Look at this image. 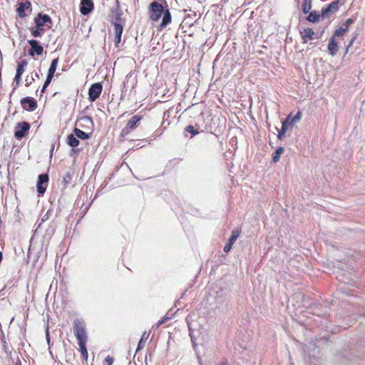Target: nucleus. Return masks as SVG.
<instances>
[{"mask_svg": "<svg viewBox=\"0 0 365 365\" xmlns=\"http://www.w3.org/2000/svg\"><path fill=\"white\" fill-rule=\"evenodd\" d=\"M148 13L149 19L153 22L158 21L163 15L160 25V29L166 27L171 22L172 16L168 9L165 8L162 4L156 1L150 4Z\"/></svg>", "mask_w": 365, "mask_h": 365, "instance_id": "nucleus-1", "label": "nucleus"}, {"mask_svg": "<svg viewBox=\"0 0 365 365\" xmlns=\"http://www.w3.org/2000/svg\"><path fill=\"white\" fill-rule=\"evenodd\" d=\"M73 332L77 338L78 344H86L88 337L83 323L79 320H75L73 324Z\"/></svg>", "mask_w": 365, "mask_h": 365, "instance_id": "nucleus-2", "label": "nucleus"}, {"mask_svg": "<svg viewBox=\"0 0 365 365\" xmlns=\"http://www.w3.org/2000/svg\"><path fill=\"white\" fill-rule=\"evenodd\" d=\"M36 28L50 29L52 24L51 18L47 14H38L34 19Z\"/></svg>", "mask_w": 365, "mask_h": 365, "instance_id": "nucleus-3", "label": "nucleus"}, {"mask_svg": "<svg viewBox=\"0 0 365 365\" xmlns=\"http://www.w3.org/2000/svg\"><path fill=\"white\" fill-rule=\"evenodd\" d=\"M14 137L21 140L26 136L30 129V124L26 121L17 123L15 125Z\"/></svg>", "mask_w": 365, "mask_h": 365, "instance_id": "nucleus-4", "label": "nucleus"}, {"mask_svg": "<svg viewBox=\"0 0 365 365\" xmlns=\"http://www.w3.org/2000/svg\"><path fill=\"white\" fill-rule=\"evenodd\" d=\"M142 117L139 115H133L127 123L125 127L122 130L120 136L125 137L127 135L131 130L135 129L139 122L140 121Z\"/></svg>", "mask_w": 365, "mask_h": 365, "instance_id": "nucleus-5", "label": "nucleus"}, {"mask_svg": "<svg viewBox=\"0 0 365 365\" xmlns=\"http://www.w3.org/2000/svg\"><path fill=\"white\" fill-rule=\"evenodd\" d=\"M48 175L46 173L41 174L38 175L36 184L38 195H43L45 193L48 187Z\"/></svg>", "mask_w": 365, "mask_h": 365, "instance_id": "nucleus-6", "label": "nucleus"}, {"mask_svg": "<svg viewBox=\"0 0 365 365\" xmlns=\"http://www.w3.org/2000/svg\"><path fill=\"white\" fill-rule=\"evenodd\" d=\"M339 0L334 1L328 4L326 7H323L321 12L322 19L329 18L331 14H334L339 10Z\"/></svg>", "mask_w": 365, "mask_h": 365, "instance_id": "nucleus-7", "label": "nucleus"}, {"mask_svg": "<svg viewBox=\"0 0 365 365\" xmlns=\"http://www.w3.org/2000/svg\"><path fill=\"white\" fill-rule=\"evenodd\" d=\"M103 90L101 83H96L91 85L88 90V99L90 101H95L100 96Z\"/></svg>", "mask_w": 365, "mask_h": 365, "instance_id": "nucleus-8", "label": "nucleus"}, {"mask_svg": "<svg viewBox=\"0 0 365 365\" xmlns=\"http://www.w3.org/2000/svg\"><path fill=\"white\" fill-rule=\"evenodd\" d=\"M16 11L20 18H24L28 15L26 11L29 13L31 12V4L30 1L26 0L23 1H20L19 3L18 8L16 9Z\"/></svg>", "mask_w": 365, "mask_h": 365, "instance_id": "nucleus-9", "label": "nucleus"}, {"mask_svg": "<svg viewBox=\"0 0 365 365\" xmlns=\"http://www.w3.org/2000/svg\"><path fill=\"white\" fill-rule=\"evenodd\" d=\"M28 43L31 46L29 50V54L34 56L35 54L40 56L43 51V48L38 43V41L35 39L29 40Z\"/></svg>", "mask_w": 365, "mask_h": 365, "instance_id": "nucleus-10", "label": "nucleus"}, {"mask_svg": "<svg viewBox=\"0 0 365 365\" xmlns=\"http://www.w3.org/2000/svg\"><path fill=\"white\" fill-rule=\"evenodd\" d=\"M21 104L23 108L28 111H34L37 108L36 101L31 97L23 98L21 100Z\"/></svg>", "mask_w": 365, "mask_h": 365, "instance_id": "nucleus-11", "label": "nucleus"}, {"mask_svg": "<svg viewBox=\"0 0 365 365\" xmlns=\"http://www.w3.org/2000/svg\"><path fill=\"white\" fill-rule=\"evenodd\" d=\"M94 8L93 2L91 0H81L80 4V11L83 15H88Z\"/></svg>", "mask_w": 365, "mask_h": 365, "instance_id": "nucleus-12", "label": "nucleus"}, {"mask_svg": "<svg viewBox=\"0 0 365 365\" xmlns=\"http://www.w3.org/2000/svg\"><path fill=\"white\" fill-rule=\"evenodd\" d=\"M301 37L303 40V43H307L308 40H312L314 38H318L319 37L316 36L315 32L313 29L307 28L302 30L300 31Z\"/></svg>", "mask_w": 365, "mask_h": 365, "instance_id": "nucleus-13", "label": "nucleus"}, {"mask_svg": "<svg viewBox=\"0 0 365 365\" xmlns=\"http://www.w3.org/2000/svg\"><path fill=\"white\" fill-rule=\"evenodd\" d=\"M339 51V46L336 42L334 36H331L329 41L328 51L330 55L334 56Z\"/></svg>", "mask_w": 365, "mask_h": 365, "instance_id": "nucleus-14", "label": "nucleus"}, {"mask_svg": "<svg viewBox=\"0 0 365 365\" xmlns=\"http://www.w3.org/2000/svg\"><path fill=\"white\" fill-rule=\"evenodd\" d=\"M290 119V115H288L287 119L282 122L281 129L279 130L277 138L279 140H283L284 138V134L287 130L288 121Z\"/></svg>", "mask_w": 365, "mask_h": 365, "instance_id": "nucleus-15", "label": "nucleus"}, {"mask_svg": "<svg viewBox=\"0 0 365 365\" xmlns=\"http://www.w3.org/2000/svg\"><path fill=\"white\" fill-rule=\"evenodd\" d=\"M68 145L72 148L77 147L79 145V140L74 134H69L66 140Z\"/></svg>", "mask_w": 365, "mask_h": 365, "instance_id": "nucleus-16", "label": "nucleus"}, {"mask_svg": "<svg viewBox=\"0 0 365 365\" xmlns=\"http://www.w3.org/2000/svg\"><path fill=\"white\" fill-rule=\"evenodd\" d=\"M73 133H74V135L80 138V139H82V140H86V139H88L90 138L89 136V134L78 129V128H74L73 130Z\"/></svg>", "mask_w": 365, "mask_h": 365, "instance_id": "nucleus-17", "label": "nucleus"}, {"mask_svg": "<svg viewBox=\"0 0 365 365\" xmlns=\"http://www.w3.org/2000/svg\"><path fill=\"white\" fill-rule=\"evenodd\" d=\"M320 18V14L317 11H314L309 13L307 17V20L309 22L316 23L318 22Z\"/></svg>", "mask_w": 365, "mask_h": 365, "instance_id": "nucleus-18", "label": "nucleus"}, {"mask_svg": "<svg viewBox=\"0 0 365 365\" xmlns=\"http://www.w3.org/2000/svg\"><path fill=\"white\" fill-rule=\"evenodd\" d=\"M121 12H116L115 16L111 20V24L115 25V24H120L121 25H125V21L121 18Z\"/></svg>", "mask_w": 365, "mask_h": 365, "instance_id": "nucleus-19", "label": "nucleus"}, {"mask_svg": "<svg viewBox=\"0 0 365 365\" xmlns=\"http://www.w3.org/2000/svg\"><path fill=\"white\" fill-rule=\"evenodd\" d=\"M58 63V58H56L52 60L50 67L48 71V73L52 76H54V73L56 71L57 65Z\"/></svg>", "mask_w": 365, "mask_h": 365, "instance_id": "nucleus-20", "label": "nucleus"}, {"mask_svg": "<svg viewBox=\"0 0 365 365\" xmlns=\"http://www.w3.org/2000/svg\"><path fill=\"white\" fill-rule=\"evenodd\" d=\"M240 230H234L232 231L231 236L229 237L227 242L230 243L233 245V244L236 242L237 239L240 236Z\"/></svg>", "mask_w": 365, "mask_h": 365, "instance_id": "nucleus-21", "label": "nucleus"}, {"mask_svg": "<svg viewBox=\"0 0 365 365\" xmlns=\"http://www.w3.org/2000/svg\"><path fill=\"white\" fill-rule=\"evenodd\" d=\"M302 114L301 111H298L297 114L293 117L290 115V119L288 121V125H290L292 126L295 125L302 118Z\"/></svg>", "mask_w": 365, "mask_h": 365, "instance_id": "nucleus-22", "label": "nucleus"}, {"mask_svg": "<svg viewBox=\"0 0 365 365\" xmlns=\"http://www.w3.org/2000/svg\"><path fill=\"white\" fill-rule=\"evenodd\" d=\"M284 148L283 147H279L274 152L272 160L274 163H277L279 160L280 155L284 153Z\"/></svg>", "mask_w": 365, "mask_h": 365, "instance_id": "nucleus-23", "label": "nucleus"}, {"mask_svg": "<svg viewBox=\"0 0 365 365\" xmlns=\"http://www.w3.org/2000/svg\"><path fill=\"white\" fill-rule=\"evenodd\" d=\"M312 9V0H304L302 5V11L307 14Z\"/></svg>", "mask_w": 365, "mask_h": 365, "instance_id": "nucleus-24", "label": "nucleus"}, {"mask_svg": "<svg viewBox=\"0 0 365 365\" xmlns=\"http://www.w3.org/2000/svg\"><path fill=\"white\" fill-rule=\"evenodd\" d=\"M86 344H78V346L80 348V351L81 353L82 358L86 361L88 360V355Z\"/></svg>", "mask_w": 365, "mask_h": 365, "instance_id": "nucleus-25", "label": "nucleus"}, {"mask_svg": "<svg viewBox=\"0 0 365 365\" xmlns=\"http://www.w3.org/2000/svg\"><path fill=\"white\" fill-rule=\"evenodd\" d=\"M124 26L125 25H121L120 24H115V25H113L114 36H122Z\"/></svg>", "mask_w": 365, "mask_h": 365, "instance_id": "nucleus-26", "label": "nucleus"}, {"mask_svg": "<svg viewBox=\"0 0 365 365\" xmlns=\"http://www.w3.org/2000/svg\"><path fill=\"white\" fill-rule=\"evenodd\" d=\"M148 339V335H146V332H144L143 334L141 336V339H140L138 346L136 349V352L140 350L145 345V341Z\"/></svg>", "mask_w": 365, "mask_h": 365, "instance_id": "nucleus-27", "label": "nucleus"}, {"mask_svg": "<svg viewBox=\"0 0 365 365\" xmlns=\"http://www.w3.org/2000/svg\"><path fill=\"white\" fill-rule=\"evenodd\" d=\"M46 29H41V28H36V29H31V32L33 36L34 37H40L43 35Z\"/></svg>", "mask_w": 365, "mask_h": 365, "instance_id": "nucleus-28", "label": "nucleus"}, {"mask_svg": "<svg viewBox=\"0 0 365 365\" xmlns=\"http://www.w3.org/2000/svg\"><path fill=\"white\" fill-rule=\"evenodd\" d=\"M35 78H39V75L36 72L34 74V76L32 75L30 78H29V77H27L26 78V80H25V81H26L25 86L26 87H29V86H31L35 81Z\"/></svg>", "mask_w": 365, "mask_h": 365, "instance_id": "nucleus-29", "label": "nucleus"}, {"mask_svg": "<svg viewBox=\"0 0 365 365\" xmlns=\"http://www.w3.org/2000/svg\"><path fill=\"white\" fill-rule=\"evenodd\" d=\"M184 130L185 132L190 133L192 136H195L199 133V131L191 125L186 126Z\"/></svg>", "mask_w": 365, "mask_h": 365, "instance_id": "nucleus-30", "label": "nucleus"}, {"mask_svg": "<svg viewBox=\"0 0 365 365\" xmlns=\"http://www.w3.org/2000/svg\"><path fill=\"white\" fill-rule=\"evenodd\" d=\"M72 179V175L70 172H67L63 178V183L64 187H66L70 183Z\"/></svg>", "mask_w": 365, "mask_h": 365, "instance_id": "nucleus-31", "label": "nucleus"}, {"mask_svg": "<svg viewBox=\"0 0 365 365\" xmlns=\"http://www.w3.org/2000/svg\"><path fill=\"white\" fill-rule=\"evenodd\" d=\"M346 32H347L346 29H344V28L340 27V28L337 29L334 31V36H334V38H335L336 36H343V35H344V34H345Z\"/></svg>", "mask_w": 365, "mask_h": 365, "instance_id": "nucleus-32", "label": "nucleus"}, {"mask_svg": "<svg viewBox=\"0 0 365 365\" xmlns=\"http://www.w3.org/2000/svg\"><path fill=\"white\" fill-rule=\"evenodd\" d=\"M21 81V76L16 74L14 79V83H15V86L14 87L13 91H14L16 89V88L19 86Z\"/></svg>", "mask_w": 365, "mask_h": 365, "instance_id": "nucleus-33", "label": "nucleus"}, {"mask_svg": "<svg viewBox=\"0 0 365 365\" xmlns=\"http://www.w3.org/2000/svg\"><path fill=\"white\" fill-rule=\"evenodd\" d=\"M354 23V20L351 19V18H349L348 19L345 24H344V29H346V31H348L349 30V27L350 26L351 24H352Z\"/></svg>", "mask_w": 365, "mask_h": 365, "instance_id": "nucleus-34", "label": "nucleus"}, {"mask_svg": "<svg viewBox=\"0 0 365 365\" xmlns=\"http://www.w3.org/2000/svg\"><path fill=\"white\" fill-rule=\"evenodd\" d=\"M24 71H25V68H23L22 66H20L17 65V68H16V74L22 76V74H23V73L24 72Z\"/></svg>", "mask_w": 365, "mask_h": 365, "instance_id": "nucleus-35", "label": "nucleus"}, {"mask_svg": "<svg viewBox=\"0 0 365 365\" xmlns=\"http://www.w3.org/2000/svg\"><path fill=\"white\" fill-rule=\"evenodd\" d=\"M232 247V245H231L230 243L227 242L225 246L224 247L225 252L228 253L231 250Z\"/></svg>", "mask_w": 365, "mask_h": 365, "instance_id": "nucleus-36", "label": "nucleus"}, {"mask_svg": "<svg viewBox=\"0 0 365 365\" xmlns=\"http://www.w3.org/2000/svg\"><path fill=\"white\" fill-rule=\"evenodd\" d=\"M121 41V36H115V45L116 47H119V44Z\"/></svg>", "mask_w": 365, "mask_h": 365, "instance_id": "nucleus-37", "label": "nucleus"}, {"mask_svg": "<svg viewBox=\"0 0 365 365\" xmlns=\"http://www.w3.org/2000/svg\"><path fill=\"white\" fill-rule=\"evenodd\" d=\"M53 78V76L50 75V74L48 73L46 79V81L44 82V83H46V85L49 86V84L51 83Z\"/></svg>", "mask_w": 365, "mask_h": 365, "instance_id": "nucleus-38", "label": "nucleus"}, {"mask_svg": "<svg viewBox=\"0 0 365 365\" xmlns=\"http://www.w3.org/2000/svg\"><path fill=\"white\" fill-rule=\"evenodd\" d=\"M356 35H355L354 37L351 38V39L350 40L349 44L346 46V52H348L349 48L352 46V44L354 42V41L356 40Z\"/></svg>", "mask_w": 365, "mask_h": 365, "instance_id": "nucleus-39", "label": "nucleus"}, {"mask_svg": "<svg viewBox=\"0 0 365 365\" xmlns=\"http://www.w3.org/2000/svg\"><path fill=\"white\" fill-rule=\"evenodd\" d=\"M18 65L25 68V67L28 65V61L26 59L22 60L21 62L18 63Z\"/></svg>", "mask_w": 365, "mask_h": 365, "instance_id": "nucleus-40", "label": "nucleus"}, {"mask_svg": "<svg viewBox=\"0 0 365 365\" xmlns=\"http://www.w3.org/2000/svg\"><path fill=\"white\" fill-rule=\"evenodd\" d=\"M105 361L108 363V365H112L113 363V359L112 357H110V356H108L105 359Z\"/></svg>", "mask_w": 365, "mask_h": 365, "instance_id": "nucleus-41", "label": "nucleus"}, {"mask_svg": "<svg viewBox=\"0 0 365 365\" xmlns=\"http://www.w3.org/2000/svg\"><path fill=\"white\" fill-rule=\"evenodd\" d=\"M48 86V85H46V83H44L41 90V92L44 93Z\"/></svg>", "mask_w": 365, "mask_h": 365, "instance_id": "nucleus-42", "label": "nucleus"}, {"mask_svg": "<svg viewBox=\"0 0 365 365\" xmlns=\"http://www.w3.org/2000/svg\"><path fill=\"white\" fill-rule=\"evenodd\" d=\"M83 119L85 120H88L89 122L92 123V118L88 116H84Z\"/></svg>", "mask_w": 365, "mask_h": 365, "instance_id": "nucleus-43", "label": "nucleus"}, {"mask_svg": "<svg viewBox=\"0 0 365 365\" xmlns=\"http://www.w3.org/2000/svg\"><path fill=\"white\" fill-rule=\"evenodd\" d=\"M217 365H228V364L227 361H225L217 364Z\"/></svg>", "mask_w": 365, "mask_h": 365, "instance_id": "nucleus-44", "label": "nucleus"}, {"mask_svg": "<svg viewBox=\"0 0 365 365\" xmlns=\"http://www.w3.org/2000/svg\"><path fill=\"white\" fill-rule=\"evenodd\" d=\"M46 338H47L48 341L49 342V332H48V330L46 331Z\"/></svg>", "mask_w": 365, "mask_h": 365, "instance_id": "nucleus-45", "label": "nucleus"}, {"mask_svg": "<svg viewBox=\"0 0 365 365\" xmlns=\"http://www.w3.org/2000/svg\"><path fill=\"white\" fill-rule=\"evenodd\" d=\"M2 257H3L2 252L0 251V262L2 260Z\"/></svg>", "mask_w": 365, "mask_h": 365, "instance_id": "nucleus-46", "label": "nucleus"}, {"mask_svg": "<svg viewBox=\"0 0 365 365\" xmlns=\"http://www.w3.org/2000/svg\"><path fill=\"white\" fill-rule=\"evenodd\" d=\"M163 323V320H162V321H159V322H158V326H159V325H160V324H162Z\"/></svg>", "mask_w": 365, "mask_h": 365, "instance_id": "nucleus-47", "label": "nucleus"}, {"mask_svg": "<svg viewBox=\"0 0 365 365\" xmlns=\"http://www.w3.org/2000/svg\"><path fill=\"white\" fill-rule=\"evenodd\" d=\"M163 1L164 2V4H165L166 7L168 6L167 5V2L165 1V0H163Z\"/></svg>", "mask_w": 365, "mask_h": 365, "instance_id": "nucleus-48", "label": "nucleus"}, {"mask_svg": "<svg viewBox=\"0 0 365 365\" xmlns=\"http://www.w3.org/2000/svg\"><path fill=\"white\" fill-rule=\"evenodd\" d=\"M128 78H129V76H126V79H127V81H128Z\"/></svg>", "mask_w": 365, "mask_h": 365, "instance_id": "nucleus-49", "label": "nucleus"}, {"mask_svg": "<svg viewBox=\"0 0 365 365\" xmlns=\"http://www.w3.org/2000/svg\"><path fill=\"white\" fill-rule=\"evenodd\" d=\"M43 217L44 219L48 220V217H46V215Z\"/></svg>", "mask_w": 365, "mask_h": 365, "instance_id": "nucleus-50", "label": "nucleus"}, {"mask_svg": "<svg viewBox=\"0 0 365 365\" xmlns=\"http://www.w3.org/2000/svg\"><path fill=\"white\" fill-rule=\"evenodd\" d=\"M43 217L44 219L48 220V217H46V215Z\"/></svg>", "mask_w": 365, "mask_h": 365, "instance_id": "nucleus-51", "label": "nucleus"}, {"mask_svg": "<svg viewBox=\"0 0 365 365\" xmlns=\"http://www.w3.org/2000/svg\"><path fill=\"white\" fill-rule=\"evenodd\" d=\"M190 338L192 339V334H190Z\"/></svg>", "mask_w": 365, "mask_h": 365, "instance_id": "nucleus-52", "label": "nucleus"}, {"mask_svg": "<svg viewBox=\"0 0 365 365\" xmlns=\"http://www.w3.org/2000/svg\"><path fill=\"white\" fill-rule=\"evenodd\" d=\"M364 315H365V312L363 313Z\"/></svg>", "mask_w": 365, "mask_h": 365, "instance_id": "nucleus-53", "label": "nucleus"}]
</instances>
